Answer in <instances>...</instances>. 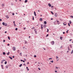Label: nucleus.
<instances>
[{
  "label": "nucleus",
  "mask_w": 73,
  "mask_h": 73,
  "mask_svg": "<svg viewBox=\"0 0 73 73\" xmlns=\"http://www.w3.org/2000/svg\"><path fill=\"white\" fill-rule=\"evenodd\" d=\"M22 54V53L21 52L19 53V54H20V55L21 56H22V55H21Z\"/></svg>",
  "instance_id": "obj_27"
},
{
  "label": "nucleus",
  "mask_w": 73,
  "mask_h": 73,
  "mask_svg": "<svg viewBox=\"0 0 73 73\" xmlns=\"http://www.w3.org/2000/svg\"><path fill=\"white\" fill-rule=\"evenodd\" d=\"M3 55H5V52H3Z\"/></svg>",
  "instance_id": "obj_20"
},
{
  "label": "nucleus",
  "mask_w": 73,
  "mask_h": 73,
  "mask_svg": "<svg viewBox=\"0 0 73 73\" xmlns=\"http://www.w3.org/2000/svg\"><path fill=\"white\" fill-rule=\"evenodd\" d=\"M9 53H10V52H8V53H7V55H9Z\"/></svg>",
  "instance_id": "obj_19"
},
{
  "label": "nucleus",
  "mask_w": 73,
  "mask_h": 73,
  "mask_svg": "<svg viewBox=\"0 0 73 73\" xmlns=\"http://www.w3.org/2000/svg\"><path fill=\"white\" fill-rule=\"evenodd\" d=\"M1 67H3V65H1Z\"/></svg>",
  "instance_id": "obj_53"
},
{
  "label": "nucleus",
  "mask_w": 73,
  "mask_h": 73,
  "mask_svg": "<svg viewBox=\"0 0 73 73\" xmlns=\"http://www.w3.org/2000/svg\"><path fill=\"white\" fill-rule=\"evenodd\" d=\"M5 41V40H3V42H4Z\"/></svg>",
  "instance_id": "obj_49"
},
{
  "label": "nucleus",
  "mask_w": 73,
  "mask_h": 73,
  "mask_svg": "<svg viewBox=\"0 0 73 73\" xmlns=\"http://www.w3.org/2000/svg\"><path fill=\"white\" fill-rule=\"evenodd\" d=\"M62 37H60V40H62Z\"/></svg>",
  "instance_id": "obj_39"
},
{
  "label": "nucleus",
  "mask_w": 73,
  "mask_h": 73,
  "mask_svg": "<svg viewBox=\"0 0 73 73\" xmlns=\"http://www.w3.org/2000/svg\"><path fill=\"white\" fill-rule=\"evenodd\" d=\"M63 34H65V32H63Z\"/></svg>",
  "instance_id": "obj_62"
},
{
  "label": "nucleus",
  "mask_w": 73,
  "mask_h": 73,
  "mask_svg": "<svg viewBox=\"0 0 73 73\" xmlns=\"http://www.w3.org/2000/svg\"><path fill=\"white\" fill-rule=\"evenodd\" d=\"M2 61H3V62H4V61H5V60H2Z\"/></svg>",
  "instance_id": "obj_40"
},
{
  "label": "nucleus",
  "mask_w": 73,
  "mask_h": 73,
  "mask_svg": "<svg viewBox=\"0 0 73 73\" xmlns=\"http://www.w3.org/2000/svg\"><path fill=\"white\" fill-rule=\"evenodd\" d=\"M51 59H52V58H49V60H50Z\"/></svg>",
  "instance_id": "obj_52"
},
{
  "label": "nucleus",
  "mask_w": 73,
  "mask_h": 73,
  "mask_svg": "<svg viewBox=\"0 0 73 73\" xmlns=\"http://www.w3.org/2000/svg\"><path fill=\"white\" fill-rule=\"evenodd\" d=\"M68 31H69V30H68L67 31H66V33H68Z\"/></svg>",
  "instance_id": "obj_47"
},
{
  "label": "nucleus",
  "mask_w": 73,
  "mask_h": 73,
  "mask_svg": "<svg viewBox=\"0 0 73 73\" xmlns=\"http://www.w3.org/2000/svg\"><path fill=\"white\" fill-rule=\"evenodd\" d=\"M57 15H58V14L57 13H55L54 15V16L55 17H57Z\"/></svg>",
  "instance_id": "obj_1"
},
{
  "label": "nucleus",
  "mask_w": 73,
  "mask_h": 73,
  "mask_svg": "<svg viewBox=\"0 0 73 73\" xmlns=\"http://www.w3.org/2000/svg\"><path fill=\"white\" fill-rule=\"evenodd\" d=\"M6 17L7 19H9V16H8V15H6Z\"/></svg>",
  "instance_id": "obj_9"
},
{
  "label": "nucleus",
  "mask_w": 73,
  "mask_h": 73,
  "mask_svg": "<svg viewBox=\"0 0 73 73\" xmlns=\"http://www.w3.org/2000/svg\"><path fill=\"white\" fill-rule=\"evenodd\" d=\"M17 29H17V28H16L15 29V31H17Z\"/></svg>",
  "instance_id": "obj_28"
},
{
  "label": "nucleus",
  "mask_w": 73,
  "mask_h": 73,
  "mask_svg": "<svg viewBox=\"0 0 73 73\" xmlns=\"http://www.w3.org/2000/svg\"><path fill=\"white\" fill-rule=\"evenodd\" d=\"M46 25H43V28H46Z\"/></svg>",
  "instance_id": "obj_5"
},
{
  "label": "nucleus",
  "mask_w": 73,
  "mask_h": 73,
  "mask_svg": "<svg viewBox=\"0 0 73 73\" xmlns=\"http://www.w3.org/2000/svg\"><path fill=\"white\" fill-rule=\"evenodd\" d=\"M23 61V60H21V61Z\"/></svg>",
  "instance_id": "obj_64"
},
{
  "label": "nucleus",
  "mask_w": 73,
  "mask_h": 73,
  "mask_svg": "<svg viewBox=\"0 0 73 73\" xmlns=\"http://www.w3.org/2000/svg\"><path fill=\"white\" fill-rule=\"evenodd\" d=\"M1 7H4L5 6V5H4V4H2L1 5Z\"/></svg>",
  "instance_id": "obj_6"
},
{
  "label": "nucleus",
  "mask_w": 73,
  "mask_h": 73,
  "mask_svg": "<svg viewBox=\"0 0 73 73\" xmlns=\"http://www.w3.org/2000/svg\"><path fill=\"white\" fill-rule=\"evenodd\" d=\"M25 28H24V30H25Z\"/></svg>",
  "instance_id": "obj_61"
},
{
  "label": "nucleus",
  "mask_w": 73,
  "mask_h": 73,
  "mask_svg": "<svg viewBox=\"0 0 73 73\" xmlns=\"http://www.w3.org/2000/svg\"><path fill=\"white\" fill-rule=\"evenodd\" d=\"M63 25H66V24H64V23H63Z\"/></svg>",
  "instance_id": "obj_41"
},
{
  "label": "nucleus",
  "mask_w": 73,
  "mask_h": 73,
  "mask_svg": "<svg viewBox=\"0 0 73 73\" xmlns=\"http://www.w3.org/2000/svg\"><path fill=\"white\" fill-rule=\"evenodd\" d=\"M51 7V8H52L53 7V6H52Z\"/></svg>",
  "instance_id": "obj_58"
},
{
  "label": "nucleus",
  "mask_w": 73,
  "mask_h": 73,
  "mask_svg": "<svg viewBox=\"0 0 73 73\" xmlns=\"http://www.w3.org/2000/svg\"><path fill=\"white\" fill-rule=\"evenodd\" d=\"M27 1H28L27 0H26L25 1V3H27Z\"/></svg>",
  "instance_id": "obj_18"
},
{
  "label": "nucleus",
  "mask_w": 73,
  "mask_h": 73,
  "mask_svg": "<svg viewBox=\"0 0 73 73\" xmlns=\"http://www.w3.org/2000/svg\"><path fill=\"white\" fill-rule=\"evenodd\" d=\"M33 20H34V17H33Z\"/></svg>",
  "instance_id": "obj_43"
},
{
  "label": "nucleus",
  "mask_w": 73,
  "mask_h": 73,
  "mask_svg": "<svg viewBox=\"0 0 73 73\" xmlns=\"http://www.w3.org/2000/svg\"><path fill=\"white\" fill-rule=\"evenodd\" d=\"M69 41H72V39H70L69 40Z\"/></svg>",
  "instance_id": "obj_55"
},
{
  "label": "nucleus",
  "mask_w": 73,
  "mask_h": 73,
  "mask_svg": "<svg viewBox=\"0 0 73 73\" xmlns=\"http://www.w3.org/2000/svg\"><path fill=\"white\" fill-rule=\"evenodd\" d=\"M35 28L34 27H33L32 28V29H35Z\"/></svg>",
  "instance_id": "obj_44"
},
{
  "label": "nucleus",
  "mask_w": 73,
  "mask_h": 73,
  "mask_svg": "<svg viewBox=\"0 0 73 73\" xmlns=\"http://www.w3.org/2000/svg\"><path fill=\"white\" fill-rule=\"evenodd\" d=\"M17 53H19V50H18L17 51Z\"/></svg>",
  "instance_id": "obj_35"
},
{
  "label": "nucleus",
  "mask_w": 73,
  "mask_h": 73,
  "mask_svg": "<svg viewBox=\"0 0 73 73\" xmlns=\"http://www.w3.org/2000/svg\"><path fill=\"white\" fill-rule=\"evenodd\" d=\"M51 44L52 45H54V41H52V42H51Z\"/></svg>",
  "instance_id": "obj_3"
},
{
  "label": "nucleus",
  "mask_w": 73,
  "mask_h": 73,
  "mask_svg": "<svg viewBox=\"0 0 73 73\" xmlns=\"http://www.w3.org/2000/svg\"><path fill=\"white\" fill-rule=\"evenodd\" d=\"M2 24H3V25H5V23H4V22H3L2 23Z\"/></svg>",
  "instance_id": "obj_14"
},
{
  "label": "nucleus",
  "mask_w": 73,
  "mask_h": 73,
  "mask_svg": "<svg viewBox=\"0 0 73 73\" xmlns=\"http://www.w3.org/2000/svg\"><path fill=\"white\" fill-rule=\"evenodd\" d=\"M21 66H22V64H21L19 66L20 67H21Z\"/></svg>",
  "instance_id": "obj_25"
},
{
  "label": "nucleus",
  "mask_w": 73,
  "mask_h": 73,
  "mask_svg": "<svg viewBox=\"0 0 73 73\" xmlns=\"http://www.w3.org/2000/svg\"><path fill=\"white\" fill-rule=\"evenodd\" d=\"M55 68H56V69H58V67H55Z\"/></svg>",
  "instance_id": "obj_59"
},
{
  "label": "nucleus",
  "mask_w": 73,
  "mask_h": 73,
  "mask_svg": "<svg viewBox=\"0 0 73 73\" xmlns=\"http://www.w3.org/2000/svg\"><path fill=\"white\" fill-rule=\"evenodd\" d=\"M68 26H69V27H70V24H69V23H68Z\"/></svg>",
  "instance_id": "obj_38"
},
{
  "label": "nucleus",
  "mask_w": 73,
  "mask_h": 73,
  "mask_svg": "<svg viewBox=\"0 0 73 73\" xmlns=\"http://www.w3.org/2000/svg\"><path fill=\"white\" fill-rule=\"evenodd\" d=\"M47 32H49V29H47Z\"/></svg>",
  "instance_id": "obj_23"
},
{
  "label": "nucleus",
  "mask_w": 73,
  "mask_h": 73,
  "mask_svg": "<svg viewBox=\"0 0 73 73\" xmlns=\"http://www.w3.org/2000/svg\"><path fill=\"white\" fill-rule=\"evenodd\" d=\"M34 14L35 16H36V12H35V11H34Z\"/></svg>",
  "instance_id": "obj_10"
},
{
  "label": "nucleus",
  "mask_w": 73,
  "mask_h": 73,
  "mask_svg": "<svg viewBox=\"0 0 73 73\" xmlns=\"http://www.w3.org/2000/svg\"><path fill=\"white\" fill-rule=\"evenodd\" d=\"M50 62L53 63V60H52V61H50Z\"/></svg>",
  "instance_id": "obj_34"
},
{
  "label": "nucleus",
  "mask_w": 73,
  "mask_h": 73,
  "mask_svg": "<svg viewBox=\"0 0 73 73\" xmlns=\"http://www.w3.org/2000/svg\"><path fill=\"white\" fill-rule=\"evenodd\" d=\"M9 57L10 58V59H11V60H12L13 58L12 57L10 56H9Z\"/></svg>",
  "instance_id": "obj_17"
},
{
  "label": "nucleus",
  "mask_w": 73,
  "mask_h": 73,
  "mask_svg": "<svg viewBox=\"0 0 73 73\" xmlns=\"http://www.w3.org/2000/svg\"><path fill=\"white\" fill-rule=\"evenodd\" d=\"M55 72L56 73V72H57V71H55Z\"/></svg>",
  "instance_id": "obj_57"
},
{
  "label": "nucleus",
  "mask_w": 73,
  "mask_h": 73,
  "mask_svg": "<svg viewBox=\"0 0 73 73\" xmlns=\"http://www.w3.org/2000/svg\"><path fill=\"white\" fill-rule=\"evenodd\" d=\"M39 21H42V19L40 18V19Z\"/></svg>",
  "instance_id": "obj_8"
},
{
  "label": "nucleus",
  "mask_w": 73,
  "mask_h": 73,
  "mask_svg": "<svg viewBox=\"0 0 73 73\" xmlns=\"http://www.w3.org/2000/svg\"><path fill=\"white\" fill-rule=\"evenodd\" d=\"M13 50H14V51L16 50V48L15 47H13Z\"/></svg>",
  "instance_id": "obj_2"
},
{
  "label": "nucleus",
  "mask_w": 73,
  "mask_h": 73,
  "mask_svg": "<svg viewBox=\"0 0 73 73\" xmlns=\"http://www.w3.org/2000/svg\"><path fill=\"white\" fill-rule=\"evenodd\" d=\"M38 70H41V69L39 68H38Z\"/></svg>",
  "instance_id": "obj_33"
},
{
  "label": "nucleus",
  "mask_w": 73,
  "mask_h": 73,
  "mask_svg": "<svg viewBox=\"0 0 73 73\" xmlns=\"http://www.w3.org/2000/svg\"><path fill=\"white\" fill-rule=\"evenodd\" d=\"M71 54H73V50H72L71 52Z\"/></svg>",
  "instance_id": "obj_15"
},
{
  "label": "nucleus",
  "mask_w": 73,
  "mask_h": 73,
  "mask_svg": "<svg viewBox=\"0 0 73 73\" xmlns=\"http://www.w3.org/2000/svg\"><path fill=\"white\" fill-rule=\"evenodd\" d=\"M12 15H15V14L14 13H12Z\"/></svg>",
  "instance_id": "obj_46"
},
{
  "label": "nucleus",
  "mask_w": 73,
  "mask_h": 73,
  "mask_svg": "<svg viewBox=\"0 0 73 73\" xmlns=\"http://www.w3.org/2000/svg\"><path fill=\"white\" fill-rule=\"evenodd\" d=\"M44 24H46V21H44Z\"/></svg>",
  "instance_id": "obj_12"
},
{
  "label": "nucleus",
  "mask_w": 73,
  "mask_h": 73,
  "mask_svg": "<svg viewBox=\"0 0 73 73\" xmlns=\"http://www.w3.org/2000/svg\"><path fill=\"white\" fill-rule=\"evenodd\" d=\"M58 58V56H56V58L57 59Z\"/></svg>",
  "instance_id": "obj_42"
},
{
  "label": "nucleus",
  "mask_w": 73,
  "mask_h": 73,
  "mask_svg": "<svg viewBox=\"0 0 73 73\" xmlns=\"http://www.w3.org/2000/svg\"><path fill=\"white\" fill-rule=\"evenodd\" d=\"M70 48H72V45H70Z\"/></svg>",
  "instance_id": "obj_32"
},
{
  "label": "nucleus",
  "mask_w": 73,
  "mask_h": 73,
  "mask_svg": "<svg viewBox=\"0 0 73 73\" xmlns=\"http://www.w3.org/2000/svg\"><path fill=\"white\" fill-rule=\"evenodd\" d=\"M51 12L52 13V15H54V13H53L52 11H51Z\"/></svg>",
  "instance_id": "obj_26"
},
{
  "label": "nucleus",
  "mask_w": 73,
  "mask_h": 73,
  "mask_svg": "<svg viewBox=\"0 0 73 73\" xmlns=\"http://www.w3.org/2000/svg\"><path fill=\"white\" fill-rule=\"evenodd\" d=\"M70 17H71L72 18H73V16H70Z\"/></svg>",
  "instance_id": "obj_30"
},
{
  "label": "nucleus",
  "mask_w": 73,
  "mask_h": 73,
  "mask_svg": "<svg viewBox=\"0 0 73 73\" xmlns=\"http://www.w3.org/2000/svg\"><path fill=\"white\" fill-rule=\"evenodd\" d=\"M68 50H70V48H69V47H68Z\"/></svg>",
  "instance_id": "obj_24"
},
{
  "label": "nucleus",
  "mask_w": 73,
  "mask_h": 73,
  "mask_svg": "<svg viewBox=\"0 0 73 73\" xmlns=\"http://www.w3.org/2000/svg\"><path fill=\"white\" fill-rule=\"evenodd\" d=\"M69 23H70V24H72V21H70Z\"/></svg>",
  "instance_id": "obj_22"
},
{
  "label": "nucleus",
  "mask_w": 73,
  "mask_h": 73,
  "mask_svg": "<svg viewBox=\"0 0 73 73\" xmlns=\"http://www.w3.org/2000/svg\"><path fill=\"white\" fill-rule=\"evenodd\" d=\"M7 61H5V64H7Z\"/></svg>",
  "instance_id": "obj_29"
},
{
  "label": "nucleus",
  "mask_w": 73,
  "mask_h": 73,
  "mask_svg": "<svg viewBox=\"0 0 73 73\" xmlns=\"http://www.w3.org/2000/svg\"><path fill=\"white\" fill-rule=\"evenodd\" d=\"M56 21L57 22V23H58L59 22V21L57 20H56Z\"/></svg>",
  "instance_id": "obj_45"
},
{
  "label": "nucleus",
  "mask_w": 73,
  "mask_h": 73,
  "mask_svg": "<svg viewBox=\"0 0 73 73\" xmlns=\"http://www.w3.org/2000/svg\"><path fill=\"white\" fill-rule=\"evenodd\" d=\"M27 70H28V71H29V70L28 68V69H27Z\"/></svg>",
  "instance_id": "obj_56"
},
{
  "label": "nucleus",
  "mask_w": 73,
  "mask_h": 73,
  "mask_svg": "<svg viewBox=\"0 0 73 73\" xmlns=\"http://www.w3.org/2000/svg\"><path fill=\"white\" fill-rule=\"evenodd\" d=\"M2 21V19H0V21Z\"/></svg>",
  "instance_id": "obj_50"
},
{
  "label": "nucleus",
  "mask_w": 73,
  "mask_h": 73,
  "mask_svg": "<svg viewBox=\"0 0 73 73\" xmlns=\"http://www.w3.org/2000/svg\"><path fill=\"white\" fill-rule=\"evenodd\" d=\"M5 27H7V23H5Z\"/></svg>",
  "instance_id": "obj_13"
},
{
  "label": "nucleus",
  "mask_w": 73,
  "mask_h": 73,
  "mask_svg": "<svg viewBox=\"0 0 73 73\" xmlns=\"http://www.w3.org/2000/svg\"><path fill=\"white\" fill-rule=\"evenodd\" d=\"M62 47H63V46H61L60 47V49H61V48H62Z\"/></svg>",
  "instance_id": "obj_36"
},
{
  "label": "nucleus",
  "mask_w": 73,
  "mask_h": 73,
  "mask_svg": "<svg viewBox=\"0 0 73 73\" xmlns=\"http://www.w3.org/2000/svg\"><path fill=\"white\" fill-rule=\"evenodd\" d=\"M8 39H9V40H10V37L9 36H8Z\"/></svg>",
  "instance_id": "obj_31"
},
{
  "label": "nucleus",
  "mask_w": 73,
  "mask_h": 73,
  "mask_svg": "<svg viewBox=\"0 0 73 73\" xmlns=\"http://www.w3.org/2000/svg\"><path fill=\"white\" fill-rule=\"evenodd\" d=\"M48 6H49V7H51V4L50 3H49L48 4Z\"/></svg>",
  "instance_id": "obj_11"
},
{
  "label": "nucleus",
  "mask_w": 73,
  "mask_h": 73,
  "mask_svg": "<svg viewBox=\"0 0 73 73\" xmlns=\"http://www.w3.org/2000/svg\"><path fill=\"white\" fill-rule=\"evenodd\" d=\"M34 31L36 35H37V31H36V30L35 29L34 30Z\"/></svg>",
  "instance_id": "obj_4"
},
{
  "label": "nucleus",
  "mask_w": 73,
  "mask_h": 73,
  "mask_svg": "<svg viewBox=\"0 0 73 73\" xmlns=\"http://www.w3.org/2000/svg\"><path fill=\"white\" fill-rule=\"evenodd\" d=\"M41 29H43V27H43V25H42L41 24Z\"/></svg>",
  "instance_id": "obj_7"
},
{
  "label": "nucleus",
  "mask_w": 73,
  "mask_h": 73,
  "mask_svg": "<svg viewBox=\"0 0 73 73\" xmlns=\"http://www.w3.org/2000/svg\"><path fill=\"white\" fill-rule=\"evenodd\" d=\"M49 35L48 34H47L46 36V37H48V36Z\"/></svg>",
  "instance_id": "obj_48"
},
{
  "label": "nucleus",
  "mask_w": 73,
  "mask_h": 73,
  "mask_svg": "<svg viewBox=\"0 0 73 73\" xmlns=\"http://www.w3.org/2000/svg\"><path fill=\"white\" fill-rule=\"evenodd\" d=\"M8 67V66H6V68L7 69Z\"/></svg>",
  "instance_id": "obj_21"
},
{
  "label": "nucleus",
  "mask_w": 73,
  "mask_h": 73,
  "mask_svg": "<svg viewBox=\"0 0 73 73\" xmlns=\"http://www.w3.org/2000/svg\"><path fill=\"white\" fill-rule=\"evenodd\" d=\"M25 47H23V49H25Z\"/></svg>",
  "instance_id": "obj_60"
},
{
  "label": "nucleus",
  "mask_w": 73,
  "mask_h": 73,
  "mask_svg": "<svg viewBox=\"0 0 73 73\" xmlns=\"http://www.w3.org/2000/svg\"><path fill=\"white\" fill-rule=\"evenodd\" d=\"M15 21H13L14 24H15Z\"/></svg>",
  "instance_id": "obj_54"
},
{
  "label": "nucleus",
  "mask_w": 73,
  "mask_h": 73,
  "mask_svg": "<svg viewBox=\"0 0 73 73\" xmlns=\"http://www.w3.org/2000/svg\"><path fill=\"white\" fill-rule=\"evenodd\" d=\"M34 57H36V55H34Z\"/></svg>",
  "instance_id": "obj_51"
},
{
  "label": "nucleus",
  "mask_w": 73,
  "mask_h": 73,
  "mask_svg": "<svg viewBox=\"0 0 73 73\" xmlns=\"http://www.w3.org/2000/svg\"><path fill=\"white\" fill-rule=\"evenodd\" d=\"M23 62H25V61H24V60H23Z\"/></svg>",
  "instance_id": "obj_63"
},
{
  "label": "nucleus",
  "mask_w": 73,
  "mask_h": 73,
  "mask_svg": "<svg viewBox=\"0 0 73 73\" xmlns=\"http://www.w3.org/2000/svg\"><path fill=\"white\" fill-rule=\"evenodd\" d=\"M25 44H27V41L26 40L25 41Z\"/></svg>",
  "instance_id": "obj_16"
},
{
  "label": "nucleus",
  "mask_w": 73,
  "mask_h": 73,
  "mask_svg": "<svg viewBox=\"0 0 73 73\" xmlns=\"http://www.w3.org/2000/svg\"><path fill=\"white\" fill-rule=\"evenodd\" d=\"M3 61L2 60L1 62V63L3 64Z\"/></svg>",
  "instance_id": "obj_37"
}]
</instances>
